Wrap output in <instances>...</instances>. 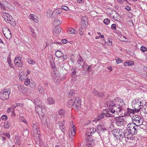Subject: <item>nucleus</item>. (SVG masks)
I'll return each mask as SVG.
<instances>
[{
	"label": "nucleus",
	"mask_w": 147,
	"mask_h": 147,
	"mask_svg": "<svg viewBox=\"0 0 147 147\" xmlns=\"http://www.w3.org/2000/svg\"><path fill=\"white\" fill-rule=\"evenodd\" d=\"M73 102V99H70L67 102V106L69 107H73V109L76 111L79 110L81 106V98L79 97H76L74 99Z\"/></svg>",
	"instance_id": "f257e3e1"
},
{
	"label": "nucleus",
	"mask_w": 147,
	"mask_h": 147,
	"mask_svg": "<svg viewBox=\"0 0 147 147\" xmlns=\"http://www.w3.org/2000/svg\"><path fill=\"white\" fill-rule=\"evenodd\" d=\"M134 125L132 123H129L127 125L126 131L131 135H135L137 134L138 127H135Z\"/></svg>",
	"instance_id": "f03ea898"
},
{
	"label": "nucleus",
	"mask_w": 147,
	"mask_h": 147,
	"mask_svg": "<svg viewBox=\"0 0 147 147\" xmlns=\"http://www.w3.org/2000/svg\"><path fill=\"white\" fill-rule=\"evenodd\" d=\"M133 123L138 127V126L143 124V119H141V117L138 115H136L133 117L132 118Z\"/></svg>",
	"instance_id": "7ed1b4c3"
},
{
	"label": "nucleus",
	"mask_w": 147,
	"mask_h": 147,
	"mask_svg": "<svg viewBox=\"0 0 147 147\" xmlns=\"http://www.w3.org/2000/svg\"><path fill=\"white\" fill-rule=\"evenodd\" d=\"M51 74L55 81H56V82H58L61 81H63L66 78V76H64L61 78L60 74L58 71H52Z\"/></svg>",
	"instance_id": "20e7f679"
},
{
	"label": "nucleus",
	"mask_w": 147,
	"mask_h": 147,
	"mask_svg": "<svg viewBox=\"0 0 147 147\" xmlns=\"http://www.w3.org/2000/svg\"><path fill=\"white\" fill-rule=\"evenodd\" d=\"M2 16L6 22L11 24V25H14V24H12L14 22V19L9 13H4L2 15Z\"/></svg>",
	"instance_id": "39448f33"
},
{
	"label": "nucleus",
	"mask_w": 147,
	"mask_h": 147,
	"mask_svg": "<svg viewBox=\"0 0 147 147\" xmlns=\"http://www.w3.org/2000/svg\"><path fill=\"white\" fill-rule=\"evenodd\" d=\"M105 111L106 112L105 117H115L117 115L114 107L112 108L106 109Z\"/></svg>",
	"instance_id": "423d86ee"
},
{
	"label": "nucleus",
	"mask_w": 147,
	"mask_h": 147,
	"mask_svg": "<svg viewBox=\"0 0 147 147\" xmlns=\"http://www.w3.org/2000/svg\"><path fill=\"white\" fill-rule=\"evenodd\" d=\"M10 93V91L9 89H5L1 91L0 93V97L3 100L8 99Z\"/></svg>",
	"instance_id": "0eeeda50"
},
{
	"label": "nucleus",
	"mask_w": 147,
	"mask_h": 147,
	"mask_svg": "<svg viewBox=\"0 0 147 147\" xmlns=\"http://www.w3.org/2000/svg\"><path fill=\"white\" fill-rule=\"evenodd\" d=\"M39 125L38 123H35V124L33 123L32 125V128L34 133V135L35 136V135L38 136V138L37 139V140H39L40 139V130L39 129Z\"/></svg>",
	"instance_id": "6e6552de"
},
{
	"label": "nucleus",
	"mask_w": 147,
	"mask_h": 147,
	"mask_svg": "<svg viewBox=\"0 0 147 147\" xmlns=\"http://www.w3.org/2000/svg\"><path fill=\"white\" fill-rule=\"evenodd\" d=\"M65 121L64 120L59 121L57 124L58 125L59 129L65 134Z\"/></svg>",
	"instance_id": "1a4fd4ad"
},
{
	"label": "nucleus",
	"mask_w": 147,
	"mask_h": 147,
	"mask_svg": "<svg viewBox=\"0 0 147 147\" xmlns=\"http://www.w3.org/2000/svg\"><path fill=\"white\" fill-rule=\"evenodd\" d=\"M3 34L6 38L10 39L11 38V32L9 29L5 28L3 29Z\"/></svg>",
	"instance_id": "9d476101"
},
{
	"label": "nucleus",
	"mask_w": 147,
	"mask_h": 147,
	"mask_svg": "<svg viewBox=\"0 0 147 147\" xmlns=\"http://www.w3.org/2000/svg\"><path fill=\"white\" fill-rule=\"evenodd\" d=\"M38 107V106H35V111L36 113H37L38 115H40L42 116L44 115V113L43 111L44 110V107Z\"/></svg>",
	"instance_id": "9b49d317"
},
{
	"label": "nucleus",
	"mask_w": 147,
	"mask_h": 147,
	"mask_svg": "<svg viewBox=\"0 0 147 147\" xmlns=\"http://www.w3.org/2000/svg\"><path fill=\"white\" fill-rule=\"evenodd\" d=\"M115 121H116V124L118 126H121L123 125L124 122V119L122 118H120L118 117H115Z\"/></svg>",
	"instance_id": "f8f14e48"
},
{
	"label": "nucleus",
	"mask_w": 147,
	"mask_h": 147,
	"mask_svg": "<svg viewBox=\"0 0 147 147\" xmlns=\"http://www.w3.org/2000/svg\"><path fill=\"white\" fill-rule=\"evenodd\" d=\"M116 105H117V106L119 108H121V109L124 110L125 108V104L124 100L123 99H120V101H118V103L116 104Z\"/></svg>",
	"instance_id": "ddd939ff"
},
{
	"label": "nucleus",
	"mask_w": 147,
	"mask_h": 147,
	"mask_svg": "<svg viewBox=\"0 0 147 147\" xmlns=\"http://www.w3.org/2000/svg\"><path fill=\"white\" fill-rule=\"evenodd\" d=\"M61 28L60 27H55L53 30V34L54 35L57 36L61 32Z\"/></svg>",
	"instance_id": "4468645a"
},
{
	"label": "nucleus",
	"mask_w": 147,
	"mask_h": 147,
	"mask_svg": "<svg viewBox=\"0 0 147 147\" xmlns=\"http://www.w3.org/2000/svg\"><path fill=\"white\" fill-rule=\"evenodd\" d=\"M121 131H122V129H114L112 131V134L115 137H117V138H118L117 136L119 134H121Z\"/></svg>",
	"instance_id": "2eb2a0df"
},
{
	"label": "nucleus",
	"mask_w": 147,
	"mask_h": 147,
	"mask_svg": "<svg viewBox=\"0 0 147 147\" xmlns=\"http://www.w3.org/2000/svg\"><path fill=\"white\" fill-rule=\"evenodd\" d=\"M34 102L36 105V106H38V107H44V104L38 98H36L34 100Z\"/></svg>",
	"instance_id": "dca6fc26"
},
{
	"label": "nucleus",
	"mask_w": 147,
	"mask_h": 147,
	"mask_svg": "<svg viewBox=\"0 0 147 147\" xmlns=\"http://www.w3.org/2000/svg\"><path fill=\"white\" fill-rule=\"evenodd\" d=\"M140 111V109L136 110V109L135 108V109H132L129 108L127 109V114L128 115H130V114H134V113L138 112Z\"/></svg>",
	"instance_id": "f3484780"
},
{
	"label": "nucleus",
	"mask_w": 147,
	"mask_h": 147,
	"mask_svg": "<svg viewBox=\"0 0 147 147\" xmlns=\"http://www.w3.org/2000/svg\"><path fill=\"white\" fill-rule=\"evenodd\" d=\"M92 93L94 95L98 97H103L104 95V94L102 93L100 91H98L95 89H94Z\"/></svg>",
	"instance_id": "a211bd4d"
},
{
	"label": "nucleus",
	"mask_w": 147,
	"mask_h": 147,
	"mask_svg": "<svg viewBox=\"0 0 147 147\" xmlns=\"http://www.w3.org/2000/svg\"><path fill=\"white\" fill-rule=\"evenodd\" d=\"M107 107H109L110 108L113 107L115 106L116 103H115L114 101L112 100L108 101L106 102Z\"/></svg>",
	"instance_id": "6ab92c4d"
},
{
	"label": "nucleus",
	"mask_w": 147,
	"mask_h": 147,
	"mask_svg": "<svg viewBox=\"0 0 147 147\" xmlns=\"http://www.w3.org/2000/svg\"><path fill=\"white\" fill-rule=\"evenodd\" d=\"M79 55V57L77 60V63L78 67H80V66L83 64H84L83 65H85L86 64H85V62H84L83 59L80 55Z\"/></svg>",
	"instance_id": "aec40b11"
},
{
	"label": "nucleus",
	"mask_w": 147,
	"mask_h": 147,
	"mask_svg": "<svg viewBox=\"0 0 147 147\" xmlns=\"http://www.w3.org/2000/svg\"><path fill=\"white\" fill-rule=\"evenodd\" d=\"M106 113V112L105 111V112H102L100 115L97 117L95 119H94L93 121H98L102 119L104 117V116L105 117Z\"/></svg>",
	"instance_id": "412c9836"
},
{
	"label": "nucleus",
	"mask_w": 147,
	"mask_h": 147,
	"mask_svg": "<svg viewBox=\"0 0 147 147\" xmlns=\"http://www.w3.org/2000/svg\"><path fill=\"white\" fill-rule=\"evenodd\" d=\"M97 129L98 131H102L105 130L107 129L102 124L99 123L98 125Z\"/></svg>",
	"instance_id": "4be33fe9"
},
{
	"label": "nucleus",
	"mask_w": 147,
	"mask_h": 147,
	"mask_svg": "<svg viewBox=\"0 0 147 147\" xmlns=\"http://www.w3.org/2000/svg\"><path fill=\"white\" fill-rule=\"evenodd\" d=\"M87 138V144L88 145V146L89 147H91L94 144L93 139L91 137L88 136Z\"/></svg>",
	"instance_id": "5701e85b"
},
{
	"label": "nucleus",
	"mask_w": 147,
	"mask_h": 147,
	"mask_svg": "<svg viewBox=\"0 0 147 147\" xmlns=\"http://www.w3.org/2000/svg\"><path fill=\"white\" fill-rule=\"evenodd\" d=\"M62 12V9H57L55 10L53 12V15L55 17H56L59 15Z\"/></svg>",
	"instance_id": "b1692460"
},
{
	"label": "nucleus",
	"mask_w": 147,
	"mask_h": 147,
	"mask_svg": "<svg viewBox=\"0 0 147 147\" xmlns=\"http://www.w3.org/2000/svg\"><path fill=\"white\" fill-rule=\"evenodd\" d=\"M71 70L72 72L71 75L72 77L73 78H76L77 76L76 74L77 69L76 68L74 67H73L71 68Z\"/></svg>",
	"instance_id": "393cba45"
},
{
	"label": "nucleus",
	"mask_w": 147,
	"mask_h": 147,
	"mask_svg": "<svg viewBox=\"0 0 147 147\" xmlns=\"http://www.w3.org/2000/svg\"><path fill=\"white\" fill-rule=\"evenodd\" d=\"M9 3L7 1H4L3 2L2 5L1 6V8L4 10H6V8L9 7Z\"/></svg>",
	"instance_id": "a878e982"
},
{
	"label": "nucleus",
	"mask_w": 147,
	"mask_h": 147,
	"mask_svg": "<svg viewBox=\"0 0 147 147\" xmlns=\"http://www.w3.org/2000/svg\"><path fill=\"white\" fill-rule=\"evenodd\" d=\"M14 62V64L17 67H21L22 66V62L20 61V62H19L18 61L16 57L15 58Z\"/></svg>",
	"instance_id": "bb28decb"
},
{
	"label": "nucleus",
	"mask_w": 147,
	"mask_h": 147,
	"mask_svg": "<svg viewBox=\"0 0 147 147\" xmlns=\"http://www.w3.org/2000/svg\"><path fill=\"white\" fill-rule=\"evenodd\" d=\"M55 55L57 58H60L63 56V53L61 51L59 50L56 51Z\"/></svg>",
	"instance_id": "cd10ccee"
},
{
	"label": "nucleus",
	"mask_w": 147,
	"mask_h": 147,
	"mask_svg": "<svg viewBox=\"0 0 147 147\" xmlns=\"http://www.w3.org/2000/svg\"><path fill=\"white\" fill-rule=\"evenodd\" d=\"M114 108L115 109V110L117 115H119L121 111L124 110L123 109H121V108H119L117 106H114Z\"/></svg>",
	"instance_id": "c85d7f7f"
},
{
	"label": "nucleus",
	"mask_w": 147,
	"mask_h": 147,
	"mask_svg": "<svg viewBox=\"0 0 147 147\" xmlns=\"http://www.w3.org/2000/svg\"><path fill=\"white\" fill-rule=\"evenodd\" d=\"M115 18V19H114V20L121 24V17L118 14L117 12H116Z\"/></svg>",
	"instance_id": "c756f323"
},
{
	"label": "nucleus",
	"mask_w": 147,
	"mask_h": 147,
	"mask_svg": "<svg viewBox=\"0 0 147 147\" xmlns=\"http://www.w3.org/2000/svg\"><path fill=\"white\" fill-rule=\"evenodd\" d=\"M61 21L57 19H55L54 20L53 22V24L55 26H58L61 23Z\"/></svg>",
	"instance_id": "7c9ffc66"
},
{
	"label": "nucleus",
	"mask_w": 147,
	"mask_h": 147,
	"mask_svg": "<svg viewBox=\"0 0 147 147\" xmlns=\"http://www.w3.org/2000/svg\"><path fill=\"white\" fill-rule=\"evenodd\" d=\"M47 101L48 103L50 105L53 104L55 102V99L51 97L48 98L47 99Z\"/></svg>",
	"instance_id": "2f4dec72"
},
{
	"label": "nucleus",
	"mask_w": 147,
	"mask_h": 147,
	"mask_svg": "<svg viewBox=\"0 0 147 147\" xmlns=\"http://www.w3.org/2000/svg\"><path fill=\"white\" fill-rule=\"evenodd\" d=\"M67 32L71 34H76L77 32V30L72 28H69L67 30Z\"/></svg>",
	"instance_id": "473e14b6"
},
{
	"label": "nucleus",
	"mask_w": 147,
	"mask_h": 147,
	"mask_svg": "<svg viewBox=\"0 0 147 147\" xmlns=\"http://www.w3.org/2000/svg\"><path fill=\"white\" fill-rule=\"evenodd\" d=\"M26 77L27 75L25 74L21 75L20 74L19 76V79L21 81L25 80L26 78Z\"/></svg>",
	"instance_id": "72a5a7b5"
},
{
	"label": "nucleus",
	"mask_w": 147,
	"mask_h": 147,
	"mask_svg": "<svg viewBox=\"0 0 147 147\" xmlns=\"http://www.w3.org/2000/svg\"><path fill=\"white\" fill-rule=\"evenodd\" d=\"M47 16L48 17H51L53 15V11L51 9H48L47 12Z\"/></svg>",
	"instance_id": "f704fd0d"
},
{
	"label": "nucleus",
	"mask_w": 147,
	"mask_h": 147,
	"mask_svg": "<svg viewBox=\"0 0 147 147\" xmlns=\"http://www.w3.org/2000/svg\"><path fill=\"white\" fill-rule=\"evenodd\" d=\"M94 128H90L87 130V131L88 133L87 134V135L88 136H90L92 135V133H94L92 131H94Z\"/></svg>",
	"instance_id": "c9c22d12"
},
{
	"label": "nucleus",
	"mask_w": 147,
	"mask_h": 147,
	"mask_svg": "<svg viewBox=\"0 0 147 147\" xmlns=\"http://www.w3.org/2000/svg\"><path fill=\"white\" fill-rule=\"evenodd\" d=\"M75 127L74 126H73L72 128L71 129L69 133L70 132L71 134V135L72 136H74L76 134V131L75 129ZM69 136H70V133H69Z\"/></svg>",
	"instance_id": "e433bc0d"
},
{
	"label": "nucleus",
	"mask_w": 147,
	"mask_h": 147,
	"mask_svg": "<svg viewBox=\"0 0 147 147\" xmlns=\"http://www.w3.org/2000/svg\"><path fill=\"white\" fill-rule=\"evenodd\" d=\"M134 62L131 61H129L128 62L126 61L124 63V65L125 66H131L134 65Z\"/></svg>",
	"instance_id": "4c0bfd02"
},
{
	"label": "nucleus",
	"mask_w": 147,
	"mask_h": 147,
	"mask_svg": "<svg viewBox=\"0 0 147 147\" xmlns=\"http://www.w3.org/2000/svg\"><path fill=\"white\" fill-rule=\"evenodd\" d=\"M40 118L42 121V123L45 124L47 123V119L46 117L43 115H41Z\"/></svg>",
	"instance_id": "58836bf2"
},
{
	"label": "nucleus",
	"mask_w": 147,
	"mask_h": 147,
	"mask_svg": "<svg viewBox=\"0 0 147 147\" xmlns=\"http://www.w3.org/2000/svg\"><path fill=\"white\" fill-rule=\"evenodd\" d=\"M87 22H81V28L82 30L85 29L87 27Z\"/></svg>",
	"instance_id": "ea45409f"
},
{
	"label": "nucleus",
	"mask_w": 147,
	"mask_h": 147,
	"mask_svg": "<svg viewBox=\"0 0 147 147\" xmlns=\"http://www.w3.org/2000/svg\"><path fill=\"white\" fill-rule=\"evenodd\" d=\"M75 93L74 91L73 90H70L68 92V96L70 97L71 96L74 95Z\"/></svg>",
	"instance_id": "a19ab883"
},
{
	"label": "nucleus",
	"mask_w": 147,
	"mask_h": 147,
	"mask_svg": "<svg viewBox=\"0 0 147 147\" xmlns=\"http://www.w3.org/2000/svg\"><path fill=\"white\" fill-rule=\"evenodd\" d=\"M65 111L63 109H61L59 111V113L61 117H64L65 114Z\"/></svg>",
	"instance_id": "79ce46f5"
},
{
	"label": "nucleus",
	"mask_w": 147,
	"mask_h": 147,
	"mask_svg": "<svg viewBox=\"0 0 147 147\" xmlns=\"http://www.w3.org/2000/svg\"><path fill=\"white\" fill-rule=\"evenodd\" d=\"M139 100H133L132 102V104H134L136 105L135 106V107H137V106H139Z\"/></svg>",
	"instance_id": "37998d69"
},
{
	"label": "nucleus",
	"mask_w": 147,
	"mask_h": 147,
	"mask_svg": "<svg viewBox=\"0 0 147 147\" xmlns=\"http://www.w3.org/2000/svg\"><path fill=\"white\" fill-rule=\"evenodd\" d=\"M81 22H87L88 21V18L85 16H83L82 18Z\"/></svg>",
	"instance_id": "c03bdc74"
},
{
	"label": "nucleus",
	"mask_w": 147,
	"mask_h": 147,
	"mask_svg": "<svg viewBox=\"0 0 147 147\" xmlns=\"http://www.w3.org/2000/svg\"><path fill=\"white\" fill-rule=\"evenodd\" d=\"M30 79L28 78H26L24 82V84L26 86H28L30 84Z\"/></svg>",
	"instance_id": "a18cd8bd"
},
{
	"label": "nucleus",
	"mask_w": 147,
	"mask_h": 147,
	"mask_svg": "<svg viewBox=\"0 0 147 147\" xmlns=\"http://www.w3.org/2000/svg\"><path fill=\"white\" fill-rule=\"evenodd\" d=\"M28 61L30 64L31 65H33L36 63L34 60L29 58L28 59Z\"/></svg>",
	"instance_id": "49530a36"
},
{
	"label": "nucleus",
	"mask_w": 147,
	"mask_h": 147,
	"mask_svg": "<svg viewBox=\"0 0 147 147\" xmlns=\"http://www.w3.org/2000/svg\"><path fill=\"white\" fill-rule=\"evenodd\" d=\"M53 118L55 120H57L59 118L58 115L57 113H54L53 115Z\"/></svg>",
	"instance_id": "de8ad7c7"
},
{
	"label": "nucleus",
	"mask_w": 147,
	"mask_h": 147,
	"mask_svg": "<svg viewBox=\"0 0 147 147\" xmlns=\"http://www.w3.org/2000/svg\"><path fill=\"white\" fill-rule=\"evenodd\" d=\"M4 127L6 129L10 127V125L7 122H5L4 123Z\"/></svg>",
	"instance_id": "09e8293b"
},
{
	"label": "nucleus",
	"mask_w": 147,
	"mask_h": 147,
	"mask_svg": "<svg viewBox=\"0 0 147 147\" xmlns=\"http://www.w3.org/2000/svg\"><path fill=\"white\" fill-rule=\"evenodd\" d=\"M140 50L142 52L144 53L147 51V48L143 46H142L141 47Z\"/></svg>",
	"instance_id": "8fccbe9b"
},
{
	"label": "nucleus",
	"mask_w": 147,
	"mask_h": 147,
	"mask_svg": "<svg viewBox=\"0 0 147 147\" xmlns=\"http://www.w3.org/2000/svg\"><path fill=\"white\" fill-rule=\"evenodd\" d=\"M30 85V87L32 88H35L36 86L35 82H31Z\"/></svg>",
	"instance_id": "3c124183"
},
{
	"label": "nucleus",
	"mask_w": 147,
	"mask_h": 147,
	"mask_svg": "<svg viewBox=\"0 0 147 147\" xmlns=\"http://www.w3.org/2000/svg\"><path fill=\"white\" fill-rule=\"evenodd\" d=\"M123 135V136H124V137H125V138H126V137L129 136H130V135H131V134H129L128 131H127L126 130L124 133Z\"/></svg>",
	"instance_id": "603ef678"
},
{
	"label": "nucleus",
	"mask_w": 147,
	"mask_h": 147,
	"mask_svg": "<svg viewBox=\"0 0 147 147\" xmlns=\"http://www.w3.org/2000/svg\"><path fill=\"white\" fill-rule=\"evenodd\" d=\"M110 22L109 19L108 18L105 19L104 20V23L106 25L108 24Z\"/></svg>",
	"instance_id": "864d4df0"
},
{
	"label": "nucleus",
	"mask_w": 147,
	"mask_h": 147,
	"mask_svg": "<svg viewBox=\"0 0 147 147\" xmlns=\"http://www.w3.org/2000/svg\"><path fill=\"white\" fill-rule=\"evenodd\" d=\"M18 89L20 90H21L24 89V86L23 85L20 84L18 86Z\"/></svg>",
	"instance_id": "5fc2aeb1"
},
{
	"label": "nucleus",
	"mask_w": 147,
	"mask_h": 147,
	"mask_svg": "<svg viewBox=\"0 0 147 147\" xmlns=\"http://www.w3.org/2000/svg\"><path fill=\"white\" fill-rule=\"evenodd\" d=\"M15 139L16 140V141L15 142V144H20V141L19 140L18 137V136L16 137H15Z\"/></svg>",
	"instance_id": "6e6d98bb"
},
{
	"label": "nucleus",
	"mask_w": 147,
	"mask_h": 147,
	"mask_svg": "<svg viewBox=\"0 0 147 147\" xmlns=\"http://www.w3.org/2000/svg\"><path fill=\"white\" fill-rule=\"evenodd\" d=\"M1 119L3 120H6L7 119V115H3L1 117Z\"/></svg>",
	"instance_id": "4d7b16f0"
},
{
	"label": "nucleus",
	"mask_w": 147,
	"mask_h": 147,
	"mask_svg": "<svg viewBox=\"0 0 147 147\" xmlns=\"http://www.w3.org/2000/svg\"><path fill=\"white\" fill-rule=\"evenodd\" d=\"M28 134V132L27 129H25L23 131V135L24 136H26Z\"/></svg>",
	"instance_id": "13d9d810"
},
{
	"label": "nucleus",
	"mask_w": 147,
	"mask_h": 147,
	"mask_svg": "<svg viewBox=\"0 0 147 147\" xmlns=\"http://www.w3.org/2000/svg\"><path fill=\"white\" fill-rule=\"evenodd\" d=\"M122 131H120L121 134H119V135L117 136L118 138H119V139L121 138H123L124 137V136H123V135L122 134Z\"/></svg>",
	"instance_id": "bf43d9fd"
},
{
	"label": "nucleus",
	"mask_w": 147,
	"mask_h": 147,
	"mask_svg": "<svg viewBox=\"0 0 147 147\" xmlns=\"http://www.w3.org/2000/svg\"><path fill=\"white\" fill-rule=\"evenodd\" d=\"M39 92L40 93L42 94H45V90L42 87V89L40 88L39 90Z\"/></svg>",
	"instance_id": "052dcab7"
},
{
	"label": "nucleus",
	"mask_w": 147,
	"mask_h": 147,
	"mask_svg": "<svg viewBox=\"0 0 147 147\" xmlns=\"http://www.w3.org/2000/svg\"><path fill=\"white\" fill-rule=\"evenodd\" d=\"M61 8L66 11H67L69 9V8L66 6H62L61 7Z\"/></svg>",
	"instance_id": "680f3d73"
},
{
	"label": "nucleus",
	"mask_w": 147,
	"mask_h": 147,
	"mask_svg": "<svg viewBox=\"0 0 147 147\" xmlns=\"http://www.w3.org/2000/svg\"><path fill=\"white\" fill-rule=\"evenodd\" d=\"M83 30H82L81 28V27H80L79 29V34L81 35H82L83 34V31H82Z\"/></svg>",
	"instance_id": "e2e57ef3"
},
{
	"label": "nucleus",
	"mask_w": 147,
	"mask_h": 147,
	"mask_svg": "<svg viewBox=\"0 0 147 147\" xmlns=\"http://www.w3.org/2000/svg\"><path fill=\"white\" fill-rule=\"evenodd\" d=\"M116 62L117 63L119 64L122 61V60L120 58H119L117 59H116Z\"/></svg>",
	"instance_id": "0e129e2a"
},
{
	"label": "nucleus",
	"mask_w": 147,
	"mask_h": 147,
	"mask_svg": "<svg viewBox=\"0 0 147 147\" xmlns=\"http://www.w3.org/2000/svg\"><path fill=\"white\" fill-rule=\"evenodd\" d=\"M116 27V26L115 24H113L111 25V28L113 30H115Z\"/></svg>",
	"instance_id": "69168bd1"
},
{
	"label": "nucleus",
	"mask_w": 147,
	"mask_h": 147,
	"mask_svg": "<svg viewBox=\"0 0 147 147\" xmlns=\"http://www.w3.org/2000/svg\"><path fill=\"white\" fill-rule=\"evenodd\" d=\"M131 136H129L128 137H126V138H127V139H131V140H133L134 137L133 136V135H131Z\"/></svg>",
	"instance_id": "338daca9"
},
{
	"label": "nucleus",
	"mask_w": 147,
	"mask_h": 147,
	"mask_svg": "<svg viewBox=\"0 0 147 147\" xmlns=\"http://www.w3.org/2000/svg\"><path fill=\"white\" fill-rule=\"evenodd\" d=\"M107 43L108 45L110 46L112 45V42H111L109 40H107Z\"/></svg>",
	"instance_id": "774afa93"
}]
</instances>
